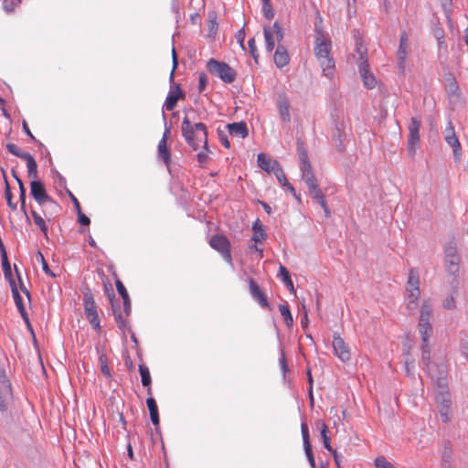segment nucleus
I'll return each instance as SVG.
<instances>
[{"instance_id":"1","label":"nucleus","mask_w":468,"mask_h":468,"mask_svg":"<svg viewBox=\"0 0 468 468\" xmlns=\"http://www.w3.org/2000/svg\"><path fill=\"white\" fill-rule=\"evenodd\" d=\"M318 20L314 24V54L324 76L331 77L335 72V61L331 56L332 42L323 30L320 16Z\"/></svg>"},{"instance_id":"2","label":"nucleus","mask_w":468,"mask_h":468,"mask_svg":"<svg viewBox=\"0 0 468 468\" xmlns=\"http://www.w3.org/2000/svg\"><path fill=\"white\" fill-rule=\"evenodd\" d=\"M181 131L186 144L193 150H197L201 144L205 150H208L207 130L203 122L194 123L189 115L186 114L181 124Z\"/></svg>"},{"instance_id":"3","label":"nucleus","mask_w":468,"mask_h":468,"mask_svg":"<svg viewBox=\"0 0 468 468\" xmlns=\"http://www.w3.org/2000/svg\"><path fill=\"white\" fill-rule=\"evenodd\" d=\"M438 388V394L436 395V403L440 417L444 423L451 421L452 417V398L448 391V386L445 378V371L440 370V376L437 380L434 381Z\"/></svg>"},{"instance_id":"4","label":"nucleus","mask_w":468,"mask_h":468,"mask_svg":"<svg viewBox=\"0 0 468 468\" xmlns=\"http://www.w3.org/2000/svg\"><path fill=\"white\" fill-rule=\"evenodd\" d=\"M207 70L214 76L219 78L225 83H232L237 78V72L229 64L210 58L207 62Z\"/></svg>"},{"instance_id":"5","label":"nucleus","mask_w":468,"mask_h":468,"mask_svg":"<svg viewBox=\"0 0 468 468\" xmlns=\"http://www.w3.org/2000/svg\"><path fill=\"white\" fill-rule=\"evenodd\" d=\"M420 276L419 271L415 268H411L409 271L407 282V307L410 310H415L418 306L420 292Z\"/></svg>"},{"instance_id":"6","label":"nucleus","mask_w":468,"mask_h":468,"mask_svg":"<svg viewBox=\"0 0 468 468\" xmlns=\"http://www.w3.org/2000/svg\"><path fill=\"white\" fill-rule=\"evenodd\" d=\"M83 308L89 323L95 330L100 331L101 325L96 303L93 298V294L90 289L88 287L83 290Z\"/></svg>"},{"instance_id":"7","label":"nucleus","mask_w":468,"mask_h":468,"mask_svg":"<svg viewBox=\"0 0 468 468\" xmlns=\"http://www.w3.org/2000/svg\"><path fill=\"white\" fill-rule=\"evenodd\" d=\"M6 149L10 154L25 160L27 165L28 176L33 180H37V165L34 157L29 153L21 151L16 144L12 143L6 144Z\"/></svg>"},{"instance_id":"8","label":"nucleus","mask_w":468,"mask_h":468,"mask_svg":"<svg viewBox=\"0 0 468 468\" xmlns=\"http://www.w3.org/2000/svg\"><path fill=\"white\" fill-rule=\"evenodd\" d=\"M421 363L423 369L428 372L433 381L437 380L440 376V370L443 369L445 372V367L443 365L431 364V347L429 343H422L421 346Z\"/></svg>"},{"instance_id":"9","label":"nucleus","mask_w":468,"mask_h":468,"mask_svg":"<svg viewBox=\"0 0 468 468\" xmlns=\"http://www.w3.org/2000/svg\"><path fill=\"white\" fill-rule=\"evenodd\" d=\"M445 266L447 271L453 276L459 272V256L457 253V245L453 241H450L444 248Z\"/></svg>"},{"instance_id":"10","label":"nucleus","mask_w":468,"mask_h":468,"mask_svg":"<svg viewBox=\"0 0 468 468\" xmlns=\"http://www.w3.org/2000/svg\"><path fill=\"white\" fill-rule=\"evenodd\" d=\"M209 245L218 251L228 263L232 264L230 242L226 236L222 234L213 235L209 240Z\"/></svg>"},{"instance_id":"11","label":"nucleus","mask_w":468,"mask_h":468,"mask_svg":"<svg viewBox=\"0 0 468 468\" xmlns=\"http://www.w3.org/2000/svg\"><path fill=\"white\" fill-rule=\"evenodd\" d=\"M420 121L415 117L409 123L408 151L413 156L420 144Z\"/></svg>"},{"instance_id":"12","label":"nucleus","mask_w":468,"mask_h":468,"mask_svg":"<svg viewBox=\"0 0 468 468\" xmlns=\"http://www.w3.org/2000/svg\"><path fill=\"white\" fill-rule=\"evenodd\" d=\"M30 194L32 197L40 205H44L46 202L54 203L52 197H50L43 185L39 180H33L30 183Z\"/></svg>"},{"instance_id":"13","label":"nucleus","mask_w":468,"mask_h":468,"mask_svg":"<svg viewBox=\"0 0 468 468\" xmlns=\"http://www.w3.org/2000/svg\"><path fill=\"white\" fill-rule=\"evenodd\" d=\"M333 348H334L335 355L342 362L349 361V359L351 357L350 349H349L348 346L346 345V343L344 341V339L336 333L334 334Z\"/></svg>"},{"instance_id":"14","label":"nucleus","mask_w":468,"mask_h":468,"mask_svg":"<svg viewBox=\"0 0 468 468\" xmlns=\"http://www.w3.org/2000/svg\"><path fill=\"white\" fill-rule=\"evenodd\" d=\"M249 289L251 297L262 307L271 309L270 303L265 293L261 291L260 286L254 281V279H249Z\"/></svg>"},{"instance_id":"15","label":"nucleus","mask_w":468,"mask_h":468,"mask_svg":"<svg viewBox=\"0 0 468 468\" xmlns=\"http://www.w3.org/2000/svg\"><path fill=\"white\" fill-rule=\"evenodd\" d=\"M183 98H185V93L181 90L180 85L174 84V87H172L165 99L164 107L165 108L166 111H173L176 106L177 101Z\"/></svg>"},{"instance_id":"16","label":"nucleus","mask_w":468,"mask_h":468,"mask_svg":"<svg viewBox=\"0 0 468 468\" xmlns=\"http://www.w3.org/2000/svg\"><path fill=\"white\" fill-rule=\"evenodd\" d=\"M409 38L405 31L400 35L399 47L398 49V65L401 73L405 70V60L408 54Z\"/></svg>"},{"instance_id":"17","label":"nucleus","mask_w":468,"mask_h":468,"mask_svg":"<svg viewBox=\"0 0 468 468\" xmlns=\"http://www.w3.org/2000/svg\"><path fill=\"white\" fill-rule=\"evenodd\" d=\"M11 290H12V294H13L16 305V307L18 309V312L20 313L23 320L27 324V327L32 331V327H31V324H30V322H29V318H28L26 308L24 306L22 297L20 296V294L18 292V290L16 288V282H11Z\"/></svg>"},{"instance_id":"18","label":"nucleus","mask_w":468,"mask_h":468,"mask_svg":"<svg viewBox=\"0 0 468 468\" xmlns=\"http://www.w3.org/2000/svg\"><path fill=\"white\" fill-rule=\"evenodd\" d=\"M300 169L302 172V178L306 183L308 189L314 188V186H317V180L313 172L311 163H305L303 165H300Z\"/></svg>"},{"instance_id":"19","label":"nucleus","mask_w":468,"mask_h":468,"mask_svg":"<svg viewBox=\"0 0 468 468\" xmlns=\"http://www.w3.org/2000/svg\"><path fill=\"white\" fill-rule=\"evenodd\" d=\"M333 140L338 152L345 150V141L346 138L343 124L336 123L332 133Z\"/></svg>"},{"instance_id":"20","label":"nucleus","mask_w":468,"mask_h":468,"mask_svg":"<svg viewBox=\"0 0 468 468\" xmlns=\"http://www.w3.org/2000/svg\"><path fill=\"white\" fill-rule=\"evenodd\" d=\"M277 105L279 109V113L282 121L289 122L291 121L290 115V102L288 98L284 93L279 94L277 99Z\"/></svg>"},{"instance_id":"21","label":"nucleus","mask_w":468,"mask_h":468,"mask_svg":"<svg viewBox=\"0 0 468 468\" xmlns=\"http://www.w3.org/2000/svg\"><path fill=\"white\" fill-rule=\"evenodd\" d=\"M228 132L231 136L246 138L249 134L247 124L244 122H232L226 125Z\"/></svg>"},{"instance_id":"22","label":"nucleus","mask_w":468,"mask_h":468,"mask_svg":"<svg viewBox=\"0 0 468 468\" xmlns=\"http://www.w3.org/2000/svg\"><path fill=\"white\" fill-rule=\"evenodd\" d=\"M355 38H356V49H355L356 55L355 56H357L356 63H357L358 67L363 66L364 62H365V64H368L367 48L363 45L362 39L360 37H357L355 34Z\"/></svg>"},{"instance_id":"23","label":"nucleus","mask_w":468,"mask_h":468,"mask_svg":"<svg viewBox=\"0 0 468 468\" xmlns=\"http://www.w3.org/2000/svg\"><path fill=\"white\" fill-rule=\"evenodd\" d=\"M358 69L364 85L367 89H373L377 84V80L372 72L369 70V65L364 63L363 66L358 67Z\"/></svg>"},{"instance_id":"24","label":"nucleus","mask_w":468,"mask_h":468,"mask_svg":"<svg viewBox=\"0 0 468 468\" xmlns=\"http://www.w3.org/2000/svg\"><path fill=\"white\" fill-rule=\"evenodd\" d=\"M258 165L264 171L268 173H272L276 166L280 164L276 160H272L267 154L261 153L258 154Z\"/></svg>"},{"instance_id":"25","label":"nucleus","mask_w":468,"mask_h":468,"mask_svg":"<svg viewBox=\"0 0 468 468\" xmlns=\"http://www.w3.org/2000/svg\"><path fill=\"white\" fill-rule=\"evenodd\" d=\"M274 63L278 68H282L289 63L290 58L284 46L278 45L273 56Z\"/></svg>"},{"instance_id":"26","label":"nucleus","mask_w":468,"mask_h":468,"mask_svg":"<svg viewBox=\"0 0 468 468\" xmlns=\"http://www.w3.org/2000/svg\"><path fill=\"white\" fill-rule=\"evenodd\" d=\"M308 190H309L310 195L313 197V198L315 199L317 201V203L322 207V208L324 209V211L325 213V216L329 217L330 210L327 207L326 201L324 199V196L321 188L319 187V185L314 186V188H309Z\"/></svg>"},{"instance_id":"27","label":"nucleus","mask_w":468,"mask_h":468,"mask_svg":"<svg viewBox=\"0 0 468 468\" xmlns=\"http://www.w3.org/2000/svg\"><path fill=\"white\" fill-rule=\"evenodd\" d=\"M12 175L16 178L18 186H19V201H20V207L21 210L24 213L27 222L30 221L29 217L27 215V209H26V187L24 186L23 181L17 176L16 172L12 169Z\"/></svg>"},{"instance_id":"28","label":"nucleus","mask_w":468,"mask_h":468,"mask_svg":"<svg viewBox=\"0 0 468 468\" xmlns=\"http://www.w3.org/2000/svg\"><path fill=\"white\" fill-rule=\"evenodd\" d=\"M252 229L254 231V235L251 237V240L254 242H261L267 239V233L264 229V226L260 219H256L253 222Z\"/></svg>"},{"instance_id":"29","label":"nucleus","mask_w":468,"mask_h":468,"mask_svg":"<svg viewBox=\"0 0 468 468\" xmlns=\"http://www.w3.org/2000/svg\"><path fill=\"white\" fill-rule=\"evenodd\" d=\"M157 155L158 158L164 162L165 166L169 168L171 164V153L167 146V144H165L164 142H159Z\"/></svg>"},{"instance_id":"30","label":"nucleus","mask_w":468,"mask_h":468,"mask_svg":"<svg viewBox=\"0 0 468 468\" xmlns=\"http://www.w3.org/2000/svg\"><path fill=\"white\" fill-rule=\"evenodd\" d=\"M146 404L150 412V418L154 426L159 425V413L155 399L153 397H148Z\"/></svg>"},{"instance_id":"31","label":"nucleus","mask_w":468,"mask_h":468,"mask_svg":"<svg viewBox=\"0 0 468 468\" xmlns=\"http://www.w3.org/2000/svg\"><path fill=\"white\" fill-rule=\"evenodd\" d=\"M114 297V295L112 296ZM112 308L114 315V319L118 324V327L122 330H124L125 328V319L122 316V312L120 311L118 301H113V298H110Z\"/></svg>"},{"instance_id":"32","label":"nucleus","mask_w":468,"mask_h":468,"mask_svg":"<svg viewBox=\"0 0 468 468\" xmlns=\"http://www.w3.org/2000/svg\"><path fill=\"white\" fill-rule=\"evenodd\" d=\"M278 276L282 278L284 285L290 290V292L292 293L295 294L296 291L293 287V283L291 279L290 273H289L288 270L283 265H280Z\"/></svg>"},{"instance_id":"33","label":"nucleus","mask_w":468,"mask_h":468,"mask_svg":"<svg viewBox=\"0 0 468 468\" xmlns=\"http://www.w3.org/2000/svg\"><path fill=\"white\" fill-rule=\"evenodd\" d=\"M432 316V310L431 305L424 302L420 308V315L419 324H423L425 325H431V319Z\"/></svg>"},{"instance_id":"34","label":"nucleus","mask_w":468,"mask_h":468,"mask_svg":"<svg viewBox=\"0 0 468 468\" xmlns=\"http://www.w3.org/2000/svg\"><path fill=\"white\" fill-rule=\"evenodd\" d=\"M445 141L452 147V149L453 151L454 157L459 160L462 155V147H461L459 139L456 136V133L454 135L445 139Z\"/></svg>"},{"instance_id":"35","label":"nucleus","mask_w":468,"mask_h":468,"mask_svg":"<svg viewBox=\"0 0 468 468\" xmlns=\"http://www.w3.org/2000/svg\"><path fill=\"white\" fill-rule=\"evenodd\" d=\"M264 38L266 44V49L269 52H271L275 46V38L273 36L272 29L270 27H264Z\"/></svg>"},{"instance_id":"36","label":"nucleus","mask_w":468,"mask_h":468,"mask_svg":"<svg viewBox=\"0 0 468 468\" xmlns=\"http://www.w3.org/2000/svg\"><path fill=\"white\" fill-rule=\"evenodd\" d=\"M1 260L5 278L9 282L10 284L11 282H16L15 280L13 279L11 266L7 259V255H1Z\"/></svg>"},{"instance_id":"37","label":"nucleus","mask_w":468,"mask_h":468,"mask_svg":"<svg viewBox=\"0 0 468 468\" xmlns=\"http://www.w3.org/2000/svg\"><path fill=\"white\" fill-rule=\"evenodd\" d=\"M31 215L33 217L34 223L39 228L44 236L48 238V226L43 218L34 209H31Z\"/></svg>"},{"instance_id":"38","label":"nucleus","mask_w":468,"mask_h":468,"mask_svg":"<svg viewBox=\"0 0 468 468\" xmlns=\"http://www.w3.org/2000/svg\"><path fill=\"white\" fill-rule=\"evenodd\" d=\"M139 372L142 378V385L150 386L152 383V378L147 366H145L144 364L139 365Z\"/></svg>"},{"instance_id":"39","label":"nucleus","mask_w":468,"mask_h":468,"mask_svg":"<svg viewBox=\"0 0 468 468\" xmlns=\"http://www.w3.org/2000/svg\"><path fill=\"white\" fill-rule=\"evenodd\" d=\"M418 329H419V333L420 335L422 343L429 342V338L431 337V333H432L431 325H425L423 324H419Z\"/></svg>"},{"instance_id":"40","label":"nucleus","mask_w":468,"mask_h":468,"mask_svg":"<svg viewBox=\"0 0 468 468\" xmlns=\"http://www.w3.org/2000/svg\"><path fill=\"white\" fill-rule=\"evenodd\" d=\"M99 362H100L101 373L105 377L111 378H112V374H111L110 368H109V367L107 365V362H108L107 356L104 353H100V355H99Z\"/></svg>"},{"instance_id":"41","label":"nucleus","mask_w":468,"mask_h":468,"mask_svg":"<svg viewBox=\"0 0 468 468\" xmlns=\"http://www.w3.org/2000/svg\"><path fill=\"white\" fill-rule=\"evenodd\" d=\"M279 310L281 312L282 316L284 319L285 324L288 326H292L293 324V319H292V316L289 307L284 304H280Z\"/></svg>"},{"instance_id":"42","label":"nucleus","mask_w":468,"mask_h":468,"mask_svg":"<svg viewBox=\"0 0 468 468\" xmlns=\"http://www.w3.org/2000/svg\"><path fill=\"white\" fill-rule=\"evenodd\" d=\"M36 257H37V261L41 263L44 272L46 274H48V276L55 278L56 274L49 269L48 262L46 261V260L44 258V255L40 251H37Z\"/></svg>"},{"instance_id":"43","label":"nucleus","mask_w":468,"mask_h":468,"mask_svg":"<svg viewBox=\"0 0 468 468\" xmlns=\"http://www.w3.org/2000/svg\"><path fill=\"white\" fill-rule=\"evenodd\" d=\"M0 382L3 385L2 392L10 393L11 392V384L8 380L6 372L4 368H0Z\"/></svg>"},{"instance_id":"44","label":"nucleus","mask_w":468,"mask_h":468,"mask_svg":"<svg viewBox=\"0 0 468 468\" xmlns=\"http://www.w3.org/2000/svg\"><path fill=\"white\" fill-rule=\"evenodd\" d=\"M5 197L7 205H8V207L12 210H16V203L13 202V195H12V192H11V189H10V186H9L6 178L5 179Z\"/></svg>"},{"instance_id":"45","label":"nucleus","mask_w":468,"mask_h":468,"mask_svg":"<svg viewBox=\"0 0 468 468\" xmlns=\"http://www.w3.org/2000/svg\"><path fill=\"white\" fill-rule=\"evenodd\" d=\"M297 151L299 154L300 165H303L305 163H310L308 154H307V151L303 147V143H298Z\"/></svg>"},{"instance_id":"46","label":"nucleus","mask_w":468,"mask_h":468,"mask_svg":"<svg viewBox=\"0 0 468 468\" xmlns=\"http://www.w3.org/2000/svg\"><path fill=\"white\" fill-rule=\"evenodd\" d=\"M271 28L272 29L275 40H277L278 42H281L283 39L284 34H283L282 28L280 26L279 22L278 21L274 22L272 27H271Z\"/></svg>"},{"instance_id":"47","label":"nucleus","mask_w":468,"mask_h":468,"mask_svg":"<svg viewBox=\"0 0 468 468\" xmlns=\"http://www.w3.org/2000/svg\"><path fill=\"white\" fill-rule=\"evenodd\" d=\"M21 3V0H4L3 7L7 13H11Z\"/></svg>"},{"instance_id":"48","label":"nucleus","mask_w":468,"mask_h":468,"mask_svg":"<svg viewBox=\"0 0 468 468\" xmlns=\"http://www.w3.org/2000/svg\"><path fill=\"white\" fill-rule=\"evenodd\" d=\"M301 431H302V436H303V447L310 446L311 442H310L309 430H308V426L306 423H304V422L302 423Z\"/></svg>"},{"instance_id":"49","label":"nucleus","mask_w":468,"mask_h":468,"mask_svg":"<svg viewBox=\"0 0 468 468\" xmlns=\"http://www.w3.org/2000/svg\"><path fill=\"white\" fill-rule=\"evenodd\" d=\"M454 293H457L456 291L453 292V293H452L450 296H448L444 301H443V307L445 309H448V310H452V309H454L455 306H456V301H455V295Z\"/></svg>"},{"instance_id":"50","label":"nucleus","mask_w":468,"mask_h":468,"mask_svg":"<svg viewBox=\"0 0 468 468\" xmlns=\"http://www.w3.org/2000/svg\"><path fill=\"white\" fill-rule=\"evenodd\" d=\"M274 174V176H276L278 182L283 186V183H287V179H286V176L282 170V168L281 167V165H279L278 166H276V168L274 169V171L272 172Z\"/></svg>"},{"instance_id":"51","label":"nucleus","mask_w":468,"mask_h":468,"mask_svg":"<svg viewBox=\"0 0 468 468\" xmlns=\"http://www.w3.org/2000/svg\"><path fill=\"white\" fill-rule=\"evenodd\" d=\"M375 464L377 468H396L391 463L386 460L385 457L379 456L376 458Z\"/></svg>"},{"instance_id":"52","label":"nucleus","mask_w":468,"mask_h":468,"mask_svg":"<svg viewBox=\"0 0 468 468\" xmlns=\"http://www.w3.org/2000/svg\"><path fill=\"white\" fill-rule=\"evenodd\" d=\"M452 460V451L449 444H445L443 452H442V463L446 464L451 463Z\"/></svg>"},{"instance_id":"53","label":"nucleus","mask_w":468,"mask_h":468,"mask_svg":"<svg viewBox=\"0 0 468 468\" xmlns=\"http://www.w3.org/2000/svg\"><path fill=\"white\" fill-rule=\"evenodd\" d=\"M414 368V359L410 353L408 351L405 354V369L408 375L411 374V370Z\"/></svg>"},{"instance_id":"54","label":"nucleus","mask_w":468,"mask_h":468,"mask_svg":"<svg viewBox=\"0 0 468 468\" xmlns=\"http://www.w3.org/2000/svg\"><path fill=\"white\" fill-rule=\"evenodd\" d=\"M303 448H304V452H305L307 460H308L311 467L315 468V461H314V456L313 453L312 446L310 445V446H306Z\"/></svg>"},{"instance_id":"55","label":"nucleus","mask_w":468,"mask_h":468,"mask_svg":"<svg viewBox=\"0 0 468 468\" xmlns=\"http://www.w3.org/2000/svg\"><path fill=\"white\" fill-rule=\"evenodd\" d=\"M115 286H116L118 293L122 296V298L129 296L126 288L124 287L123 283L118 278H116V280H115Z\"/></svg>"},{"instance_id":"56","label":"nucleus","mask_w":468,"mask_h":468,"mask_svg":"<svg viewBox=\"0 0 468 468\" xmlns=\"http://www.w3.org/2000/svg\"><path fill=\"white\" fill-rule=\"evenodd\" d=\"M262 12H263L264 16L268 20H271L274 17L275 13H274L271 4H268L267 5H262Z\"/></svg>"},{"instance_id":"57","label":"nucleus","mask_w":468,"mask_h":468,"mask_svg":"<svg viewBox=\"0 0 468 468\" xmlns=\"http://www.w3.org/2000/svg\"><path fill=\"white\" fill-rule=\"evenodd\" d=\"M207 83V77L205 73H200L198 77V90L199 92H202Z\"/></svg>"},{"instance_id":"58","label":"nucleus","mask_w":468,"mask_h":468,"mask_svg":"<svg viewBox=\"0 0 468 468\" xmlns=\"http://www.w3.org/2000/svg\"><path fill=\"white\" fill-rule=\"evenodd\" d=\"M15 270H16V275H17V278L19 280V287H20V290L27 295V297L28 298V300L30 301V292L27 289V287L25 286V284L23 283L22 280H21V277H20V273L16 268V265L15 264Z\"/></svg>"},{"instance_id":"59","label":"nucleus","mask_w":468,"mask_h":468,"mask_svg":"<svg viewBox=\"0 0 468 468\" xmlns=\"http://www.w3.org/2000/svg\"><path fill=\"white\" fill-rule=\"evenodd\" d=\"M316 426L320 427V432H321L322 439L329 437L327 435L328 428L323 420H317Z\"/></svg>"},{"instance_id":"60","label":"nucleus","mask_w":468,"mask_h":468,"mask_svg":"<svg viewBox=\"0 0 468 468\" xmlns=\"http://www.w3.org/2000/svg\"><path fill=\"white\" fill-rule=\"evenodd\" d=\"M218 139H219L220 143L226 148H229L230 147V143L228 140V137H227L226 133L223 131H220L219 129L218 130Z\"/></svg>"},{"instance_id":"61","label":"nucleus","mask_w":468,"mask_h":468,"mask_svg":"<svg viewBox=\"0 0 468 468\" xmlns=\"http://www.w3.org/2000/svg\"><path fill=\"white\" fill-rule=\"evenodd\" d=\"M455 134L454 127L452 125V121H449L445 130H444V139H447Z\"/></svg>"},{"instance_id":"62","label":"nucleus","mask_w":468,"mask_h":468,"mask_svg":"<svg viewBox=\"0 0 468 468\" xmlns=\"http://www.w3.org/2000/svg\"><path fill=\"white\" fill-rule=\"evenodd\" d=\"M248 45H249V48H250V51L252 55V57L254 58V59L257 61L258 59V55H257V48H256V43H255V39L254 38H250L248 42Z\"/></svg>"},{"instance_id":"63","label":"nucleus","mask_w":468,"mask_h":468,"mask_svg":"<svg viewBox=\"0 0 468 468\" xmlns=\"http://www.w3.org/2000/svg\"><path fill=\"white\" fill-rule=\"evenodd\" d=\"M78 212V220L79 222L83 226H89L90 223V218L84 215L81 210L77 211Z\"/></svg>"},{"instance_id":"64","label":"nucleus","mask_w":468,"mask_h":468,"mask_svg":"<svg viewBox=\"0 0 468 468\" xmlns=\"http://www.w3.org/2000/svg\"><path fill=\"white\" fill-rule=\"evenodd\" d=\"M123 310L126 315H129L132 309L131 299L129 296L123 297Z\"/></svg>"}]
</instances>
